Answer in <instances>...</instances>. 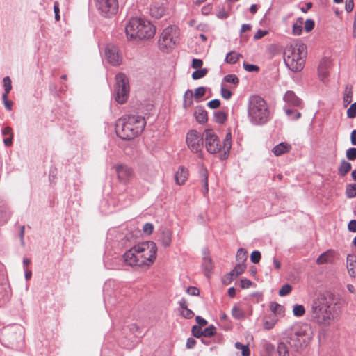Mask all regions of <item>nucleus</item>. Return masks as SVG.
I'll list each match as a JSON object with an SVG mask.
<instances>
[{"label":"nucleus","mask_w":356,"mask_h":356,"mask_svg":"<svg viewBox=\"0 0 356 356\" xmlns=\"http://www.w3.org/2000/svg\"><path fill=\"white\" fill-rule=\"evenodd\" d=\"M157 247L154 242L145 241L138 243L124 254L127 265L132 267L149 266L156 259Z\"/></svg>","instance_id":"obj_1"},{"label":"nucleus","mask_w":356,"mask_h":356,"mask_svg":"<svg viewBox=\"0 0 356 356\" xmlns=\"http://www.w3.org/2000/svg\"><path fill=\"white\" fill-rule=\"evenodd\" d=\"M146 124L145 120L140 115H126L116 122V133L123 140H131L139 136Z\"/></svg>","instance_id":"obj_2"},{"label":"nucleus","mask_w":356,"mask_h":356,"mask_svg":"<svg viewBox=\"0 0 356 356\" xmlns=\"http://www.w3.org/2000/svg\"><path fill=\"white\" fill-rule=\"evenodd\" d=\"M332 300L325 295H320L312 305L311 316L318 325L323 327L330 326L333 321L332 312Z\"/></svg>","instance_id":"obj_3"},{"label":"nucleus","mask_w":356,"mask_h":356,"mask_svg":"<svg viewBox=\"0 0 356 356\" xmlns=\"http://www.w3.org/2000/svg\"><path fill=\"white\" fill-rule=\"evenodd\" d=\"M125 33L129 40L149 39L155 35L156 29L145 19L133 17L127 24Z\"/></svg>","instance_id":"obj_4"},{"label":"nucleus","mask_w":356,"mask_h":356,"mask_svg":"<svg viewBox=\"0 0 356 356\" xmlns=\"http://www.w3.org/2000/svg\"><path fill=\"white\" fill-rule=\"evenodd\" d=\"M306 56V45L298 42L286 46L284 51V60L291 71L300 72L304 67Z\"/></svg>","instance_id":"obj_5"},{"label":"nucleus","mask_w":356,"mask_h":356,"mask_svg":"<svg viewBox=\"0 0 356 356\" xmlns=\"http://www.w3.org/2000/svg\"><path fill=\"white\" fill-rule=\"evenodd\" d=\"M314 330L307 323H299L293 325L289 335L291 346L297 350L307 347L314 338Z\"/></svg>","instance_id":"obj_6"},{"label":"nucleus","mask_w":356,"mask_h":356,"mask_svg":"<svg viewBox=\"0 0 356 356\" xmlns=\"http://www.w3.org/2000/svg\"><path fill=\"white\" fill-rule=\"evenodd\" d=\"M205 147L208 152L211 154H216L220 150H222V153L220 155L221 160L226 159L230 152L232 147V136L231 133H227L223 140V146L220 143L218 136L212 130H206L204 134Z\"/></svg>","instance_id":"obj_7"},{"label":"nucleus","mask_w":356,"mask_h":356,"mask_svg":"<svg viewBox=\"0 0 356 356\" xmlns=\"http://www.w3.org/2000/svg\"><path fill=\"white\" fill-rule=\"evenodd\" d=\"M248 115L254 124H261L268 121L269 111L265 100L259 96L252 95L248 104Z\"/></svg>","instance_id":"obj_8"},{"label":"nucleus","mask_w":356,"mask_h":356,"mask_svg":"<svg viewBox=\"0 0 356 356\" xmlns=\"http://www.w3.org/2000/svg\"><path fill=\"white\" fill-rule=\"evenodd\" d=\"M115 100L119 104L127 102L129 93V85L128 78L124 73H118L115 76Z\"/></svg>","instance_id":"obj_9"},{"label":"nucleus","mask_w":356,"mask_h":356,"mask_svg":"<svg viewBox=\"0 0 356 356\" xmlns=\"http://www.w3.org/2000/svg\"><path fill=\"white\" fill-rule=\"evenodd\" d=\"M178 35V29L176 26H170L164 29L159 40L160 49L163 51L172 49L175 46Z\"/></svg>","instance_id":"obj_10"},{"label":"nucleus","mask_w":356,"mask_h":356,"mask_svg":"<svg viewBox=\"0 0 356 356\" xmlns=\"http://www.w3.org/2000/svg\"><path fill=\"white\" fill-rule=\"evenodd\" d=\"M95 3L97 9L105 17L113 16L118 10L117 0H95Z\"/></svg>","instance_id":"obj_11"},{"label":"nucleus","mask_w":356,"mask_h":356,"mask_svg":"<svg viewBox=\"0 0 356 356\" xmlns=\"http://www.w3.org/2000/svg\"><path fill=\"white\" fill-rule=\"evenodd\" d=\"M203 137L195 130L188 131L186 138L188 148L193 152L200 153L203 147Z\"/></svg>","instance_id":"obj_12"},{"label":"nucleus","mask_w":356,"mask_h":356,"mask_svg":"<svg viewBox=\"0 0 356 356\" xmlns=\"http://www.w3.org/2000/svg\"><path fill=\"white\" fill-rule=\"evenodd\" d=\"M105 56L108 62L113 66L120 65L122 62V57L119 53L118 47L113 44L106 46Z\"/></svg>","instance_id":"obj_13"},{"label":"nucleus","mask_w":356,"mask_h":356,"mask_svg":"<svg viewBox=\"0 0 356 356\" xmlns=\"http://www.w3.org/2000/svg\"><path fill=\"white\" fill-rule=\"evenodd\" d=\"M167 10L166 0H154L150 5L149 13L152 17L159 19L162 17Z\"/></svg>","instance_id":"obj_14"},{"label":"nucleus","mask_w":356,"mask_h":356,"mask_svg":"<svg viewBox=\"0 0 356 356\" xmlns=\"http://www.w3.org/2000/svg\"><path fill=\"white\" fill-rule=\"evenodd\" d=\"M115 172L117 173L118 179L123 184H127L134 176L132 168L127 165H116Z\"/></svg>","instance_id":"obj_15"},{"label":"nucleus","mask_w":356,"mask_h":356,"mask_svg":"<svg viewBox=\"0 0 356 356\" xmlns=\"http://www.w3.org/2000/svg\"><path fill=\"white\" fill-rule=\"evenodd\" d=\"M330 67V60L328 58H323L318 67V77L323 83L327 81L329 76V69Z\"/></svg>","instance_id":"obj_16"},{"label":"nucleus","mask_w":356,"mask_h":356,"mask_svg":"<svg viewBox=\"0 0 356 356\" xmlns=\"http://www.w3.org/2000/svg\"><path fill=\"white\" fill-rule=\"evenodd\" d=\"M337 257V254L334 251L329 250L321 254L317 259V264H332Z\"/></svg>","instance_id":"obj_17"},{"label":"nucleus","mask_w":356,"mask_h":356,"mask_svg":"<svg viewBox=\"0 0 356 356\" xmlns=\"http://www.w3.org/2000/svg\"><path fill=\"white\" fill-rule=\"evenodd\" d=\"M353 87L351 84L347 83L344 86L343 91V106L346 108L353 100Z\"/></svg>","instance_id":"obj_18"},{"label":"nucleus","mask_w":356,"mask_h":356,"mask_svg":"<svg viewBox=\"0 0 356 356\" xmlns=\"http://www.w3.org/2000/svg\"><path fill=\"white\" fill-rule=\"evenodd\" d=\"M284 99L287 104L293 106L302 107L301 99L298 98L293 91H287L284 96Z\"/></svg>","instance_id":"obj_19"},{"label":"nucleus","mask_w":356,"mask_h":356,"mask_svg":"<svg viewBox=\"0 0 356 356\" xmlns=\"http://www.w3.org/2000/svg\"><path fill=\"white\" fill-rule=\"evenodd\" d=\"M243 273V268H234L229 273L223 276L222 281L224 284H229L234 279Z\"/></svg>","instance_id":"obj_20"},{"label":"nucleus","mask_w":356,"mask_h":356,"mask_svg":"<svg viewBox=\"0 0 356 356\" xmlns=\"http://www.w3.org/2000/svg\"><path fill=\"white\" fill-rule=\"evenodd\" d=\"M179 306L181 307V315L185 318L191 319L194 316V313L192 310L188 308V304L186 300L184 298H182L179 302Z\"/></svg>","instance_id":"obj_21"},{"label":"nucleus","mask_w":356,"mask_h":356,"mask_svg":"<svg viewBox=\"0 0 356 356\" xmlns=\"http://www.w3.org/2000/svg\"><path fill=\"white\" fill-rule=\"evenodd\" d=\"M188 171L184 167L179 168L175 176L176 183L178 185L184 184L188 178Z\"/></svg>","instance_id":"obj_22"},{"label":"nucleus","mask_w":356,"mask_h":356,"mask_svg":"<svg viewBox=\"0 0 356 356\" xmlns=\"http://www.w3.org/2000/svg\"><path fill=\"white\" fill-rule=\"evenodd\" d=\"M195 118L200 124H204L207 122V113L202 107H197L194 113Z\"/></svg>","instance_id":"obj_23"},{"label":"nucleus","mask_w":356,"mask_h":356,"mask_svg":"<svg viewBox=\"0 0 356 356\" xmlns=\"http://www.w3.org/2000/svg\"><path fill=\"white\" fill-rule=\"evenodd\" d=\"M291 148V147L289 144L286 143H280V144L277 145L275 147H273L272 151L275 156H278L289 152Z\"/></svg>","instance_id":"obj_24"},{"label":"nucleus","mask_w":356,"mask_h":356,"mask_svg":"<svg viewBox=\"0 0 356 356\" xmlns=\"http://www.w3.org/2000/svg\"><path fill=\"white\" fill-rule=\"evenodd\" d=\"M248 258V252L243 248L238 249L236 255V264L235 267H242Z\"/></svg>","instance_id":"obj_25"},{"label":"nucleus","mask_w":356,"mask_h":356,"mask_svg":"<svg viewBox=\"0 0 356 356\" xmlns=\"http://www.w3.org/2000/svg\"><path fill=\"white\" fill-rule=\"evenodd\" d=\"M160 241L164 247L169 246L172 241V232L169 229L162 231L160 237Z\"/></svg>","instance_id":"obj_26"},{"label":"nucleus","mask_w":356,"mask_h":356,"mask_svg":"<svg viewBox=\"0 0 356 356\" xmlns=\"http://www.w3.org/2000/svg\"><path fill=\"white\" fill-rule=\"evenodd\" d=\"M193 93L191 90H187L184 95V102H183V106L185 108L191 107L193 104Z\"/></svg>","instance_id":"obj_27"},{"label":"nucleus","mask_w":356,"mask_h":356,"mask_svg":"<svg viewBox=\"0 0 356 356\" xmlns=\"http://www.w3.org/2000/svg\"><path fill=\"white\" fill-rule=\"evenodd\" d=\"M241 56L240 54L236 51H230L225 57V62L229 64H234Z\"/></svg>","instance_id":"obj_28"},{"label":"nucleus","mask_w":356,"mask_h":356,"mask_svg":"<svg viewBox=\"0 0 356 356\" xmlns=\"http://www.w3.org/2000/svg\"><path fill=\"white\" fill-rule=\"evenodd\" d=\"M277 319L275 316L266 317L264 319L263 327L265 330L272 329L276 324Z\"/></svg>","instance_id":"obj_29"},{"label":"nucleus","mask_w":356,"mask_h":356,"mask_svg":"<svg viewBox=\"0 0 356 356\" xmlns=\"http://www.w3.org/2000/svg\"><path fill=\"white\" fill-rule=\"evenodd\" d=\"M351 169V164L345 160H342L339 168V174L341 176L346 175Z\"/></svg>","instance_id":"obj_30"},{"label":"nucleus","mask_w":356,"mask_h":356,"mask_svg":"<svg viewBox=\"0 0 356 356\" xmlns=\"http://www.w3.org/2000/svg\"><path fill=\"white\" fill-rule=\"evenodd\" d=\"M4 93L2 95V99H5L12 89L11 79L9 76H6L3 79Z\"/></svg>","instance_id":"obj_31"},{"label":"nucleus","mask_w":356,"mask_h":356,"mask_svg":"<svg viewBox=\"0 0 356 356\" xmlns=\"http://www.w3.org/2000/svg\"><path fill=\"white\" fill-rule=\"evenodd\" d=\"M232 315L236 319H241L245 316L243 310L238 305H235L233 307L232 309Z\"/></svg>","instance_id":"obj_32"},{"label":"nucleus","mask_w":356,"mask_h":356,"mask_svg":"<svg viewBox=\"0 0 356 356\" xmlns=\"http://www.w3.org/2000/svg\"><path fill=\"white\" fill-rule=\"evenodd\" d=\"M286 114L287 116L293 120L299 119L301 117V113L296 109L286 108Z\"/></svg>","instance_id":"obj_33"},{"label":"nucleus","mask_w":356,"mask_h":356,"mask_svg":"<svg viewBox=\"0 0 356 356\" xmlns=\"http://www.w3.org/2000/svg\"><path fill=\"white\" fill-rule=\"evenodd\" d=\"M277 352L279 356H290L288 347L283 342L279 343L277 346Z\"/></svg>","instance_id":"obj_34"},{"label":"nucleus","mask_w":356,"mask_h":356,"mask_svg":"<svg viewBox=\"0 0 356 356\" xmlns=\"http://www.w3.org/2000/svg\"><path fill=\"white\" fill-rule=\"evenodd\" d=\"M227 115L223 111H217L214 113L215 121L219 124H223L227 120Z\"/></svg>","instance_id":"obj_35"},{"label":"nucleus","mask_w":356,"mask_h":356,"mask_svg":"<svg viewBox=\"0 0 356 356\" xmlns=\"http://www.w3.org/2000/svg\"><path fill=\"white\" fill-rule=\"evenodd\" d=\"M305 313V309L303 305L296 304L293 307V314L294 316L300 317L302 316Z\"/></svg>","instance_id":"obj_36"},{"label":"nucleus","mask_w":356,"mask_h":356,"mask_svg":"<svg viewBox=\"0 0 356 356\" xmlns=\"http://www.w3.org/2000/svg\"><path fill=\"white\" fill-rule=\"evenodd\" d=\"M235 347L238 350H241V353L243 356H250V350L248 345H243L239 342H236L235 343Z\"/></svg>","instance_id":"obj_37"},{"label":"nucleus","mask_w":356,"mask_h":356,"mask_svg":"<svg viewBox=\"0 0 356 356\" xmlns=\"http://www.w3.org/2000/svg\"><path fill=\"white\" fill-rule=\"evenodd\" d=\"M346 194L349 198L356 197V184L348 185L346 186Z\"/></svg>","instance_id":"obj_38"},{"label":"nucleus","mask_w":356,"mask_h":356,"mask_svg":"<svg viewBox=\"0 0 356 356\" xmlns=\"http://www.w3.org/2000/svg\"><path fill=\"white\" fill-rule=\"evenodd\" d=\"M207 74V70L206 68L200 69L199 70H195L192 74V78L194 80H197L202 79L206 76Z\"/></svg>","instance_id":"obj_39"},{"label":"nucleus","mask_w":356,"mask_h":356,"mask_svg":"<svg viewBox=\"0 0 356 356\" xmlns=\"http://www.w3.org/2000/svg\"><path fill=\"white\" fill-rule=\"evenodd\" d=\"M292 291V286L288 284L283 285L280 289L278 294L280 296L289 295Z\"/></svg>","instance_id":"obj_40"},{"label":"nucleus","mask_w":356,"mask_h":356,"mask_svg":"<svg viewBox=\"0 0 356 356\" xmlns=\"http://www.w3.org/2000/svg\"><path fill=\"white\" fill-rule=\"evenodd\" d=\"M224 81L227 83L237 85L239 82L238 78L235 74H227L224 77Z\"/></svg>","instance_id":"obj_41"},{"label":"nucleus","mask_w":356,"mask_h":356,"mask_svg":"<svg viewBox=\"0 0 356 356\" xmlns=\"http://www.w3.org/2000/svg\"><path fill=\"white\" fill-rule=\"evenodd\" d=\"M346 114L347 117L350 119L355 118L356 117V102L352 104L350 106L347 110Z\"/></svg>","instance_id":"obj_42"},{"label":"nucleus","mask_w":356,"mask_h":356,"mask_svg":"<svg viewBox=\"0 0 356 356\" xmlns=\"http://www.w3.org/2000/svg\"><path fill=\"white\" fill-rule=\"evenodd\" d=\"M216 333V327L213 325H211L207 328H205L202 331V336L206 337H211L214 335Z\"/></svg>","instance_id":"obj_43"},{"label":"nucleus","mask_w":356,"mask_h":356,"mask_svg":"<svg viewBox=\"0 0 356 356\" xmlns=\"http://www.w3.org/2000/svg\"><path fill=\"white\" fill-rule=\"evenodd\" d=\"M206 90L204 87H198L195 90V92L193 93V97L198 99L202 97L205 94Z\"/></svg>","instance_id":"obj_44"},{"label":"nucleus","mask_w":356,"mask_h":356,"mask_svg":"<svg viewBox=\"0 0 356 356\" xmlns=\"http://www.w3.org/2000/svg\"><path fill=\"white\" fill-rule=\"evenodd\" d=\"M221 96L225 99H229L232 95V92L229 89L225 88V86H222L220 89Z\"/></svg>","instance_id":"obj_45"},{"label":"nucleus","mask_w":356,"mask_h":356,"mask_svg":"<svg viewBox=\"0 0 356 356\" xmlns=\"http://www.w3.org/2000/svg\"><path fill=\"white\" fill-rule=\"evenodd\" d=\"M261 259V253L257 250H254L252 252L250 255V260L254 264H257L260 261Z\"/></svg>","instance_id":"obj_46"},{"label":"nucleus","mask_w":356,"mask_h":356,"mask_svg":"<svg viewBox=\"0 0 356 356\" xmlns=\"http://www.w3.org/2000/svg\"><path fill=\"white\" fill-rule=\"evenodd\" d=\"M346 157L348 159L353 161L356 159V148L351 147L346 151Z\"/></svg>","instance_id":"obj_47"},{"label":"nucleus","mask_w":356,"mask_h":356,"mask_svg":"<svg viewBox=\"0 0 356 356\" xmlns=\"http://www.w3.org/2000/svg\"><path fill=\"white\" fill-rule=\"evenodd\" d=\"M243 67L248 72H258L259 70L257 65L248 64L246 63H243Z\"/></svg>","instance_id":"obj_48"},{"label":"nucleus","mask_w":356,"mask_h":356,"mask_svg":"<svg viewBox=\"0 0 356 356\" xmlns=\"http://www.w3.org/2000/svg\"><path fill=\"white\" fill-rule=\"evenodd\" d=\"M347 264L350 267H356V255L348 254L347 257Z\"/></svg>","instance_id":"obj_49"},{"label":"nucleus","mask_w":356,"mask_h":356,"mask_svg":"<svg viewBox=\"0 0 356 356\" xmlns=\"http://www.w3.org/2000/svg\"><path fill=\"white\" fill-rule=\"evenodd\" d=\"M192 333L194 337L199 338L202 336V331L200 326L194 325L192 327Z\"/></svg>","instance_id":"obj_50"},{"label":"nucleus","mask_w":356,"mask_h":356,"mask_svg":"<svg viewBox=\"0 0 356 356\" xmlns=\"http://www.w3.org/2000/svg\"><path fill=\"white\" fill-rule=\"evenodd\" d=\"M153 229H154V226L152 223H149V222L145 223L143 228V232L148 235H149L152 233Z\"/></svg>","instance_id":"obj_51"},{"label":"nucleus","mask_w":356,"mask_h":356,"mask_svg":"<svg viewBox=\"0 0 356 356\" xmlns=\"http://www.w3.org/2000/svg\"><path fill=\"white\" fill-rule=\"evenodd\" d=\"M271 309L275 314H282L284 312V307L277 303L271 305Z\"/></svg>","instance_id":"obj_52"},{"label":"nucleus","mask_w":356,"mask_h":356,"mask_svg":"<svg viewBox=\"0 0 356 356\" xmlns=\"http://www.w3.org/2000/svg\"><path fill=\"white\" fill-rule=\"evenodd\" d=\"M314 27V22L312 19H307L305 23V29L307 32L311 31Z\"/></svg>","instance_id":"obj_53"},{"label":"nucleus","mask_w":356,"mask_h":356,"mask_svg":"<svg viewBox=\"0 0 356 356\" xmlns=\"http://www.w3.org/2000/svg\"><path fill=\"white\" fill-rule=\"evenodd\" d=\"M203 65V62L201 59L193 58L192 60V67L194 69L201 68Z\"/></svg>","instance_id":"obj_54"},{"label":"nucleus","mask_w":356,"mask_h":356,"mask_svg":"<svg viewBox=\"0 0 356 356\" xmlns=\"http://www.w3.org/2000/svg\"><path fill=\"white\" fill-rule=\"evenodd\" d=\"M207 105L210 108L215 109L220 106V102L219 99H213V100L209 102Z\"/></svg>","instance_id":"obj_55"},{"label":"nucleus","mask_w":356,"mask_h":356,"mask_svg":"<svg viewBox=\"0 0 356 356\" xmlns=\"http://www.w3.org/2000/svg\"><path fill=\"white\" fill-rule=\"evenodd\" d=\"M202 177L204 182V193H207L208 192V175L207 171L206 170L203 171Z\"/></svg>","instance_id":"obj_56"},{"label":"nucleus","mask_w":356,"mask_h":356,"mask_svg":"<svg viewBox=\"0 0 356 356\" xmlns=\"http://www.w3.org/2000/svg\"><path fill=\"white\" fill-rule=\"evenodd\" d=\"M268 33V31L266 30H258L254 35V40H259L266 35Z\"/></svg>","instance_id":"obj_57"},{"label":"nucleus","mask_w":356,"mask_h":356,"mask_svg":"<svg viewBox=\"0 0 356 356\" xmlns=\"http://www.w3.org/2000/svg\"><path fill=\"white\" fill-rule=\"evenodd\" d=\"M354 8V1L353 0H346L345 2V9L347 12L350 13L353 10Z\"/></svg>","instance_id":"obj_58"},{"label":"nucleus","mask_w":356,"mask_h":356,"mask_svg":"<svg viewBox=\"0 0 356 356\" xmlns=\"http://www.w3.org/2000/svg\"><path fill=\"white\" fill-rule=\"evenodd\" d=\"M187 293L191 296H199L200 291L197 287L190 286L186 290Z\"/></svg>","instance_id":"obj_59"},{"label":"nucleus","mask_w":356,"mask_h":356,"mask_svg":"<svg viewBox=\"0 0 356 356\" xmlns=\"http://www.w3.org/2000/svg\"><path fill=\"white\" fill-rule=\"evenodd\" d=\"M59 10V4L58 2H55L54 5V11L55 13V19L56 21L60 20Z\"/></svg>","instance_id":"obj_60"},{"label":"nucleus","mask_w":356,"mask_h":356,"mask_svg":"<svg viewBox=\"0 0 356 356\" xmlns=\"http://www.w3.org/2000/svg\"><path fill=\"white\" fill-rule=\"evenodd\" d=\"M252 285V282L247 279L241 280V286L242 289H248Z\"/></svg>","instance_id":"obj_61"},{"label":"nucleus","mask_w":356,"mask_h":356,"mask_svg":"<svg viewBox=\"0 0 356 356\" xmlns=\"http://www.w3.org/2000/svg\"><path fill=\"white\" fill-rule=\"evenodd\" d=\"M10 215L6 211H1L0 212V222H5L9 218Z\"/></svg>","instance_id":"obj_62"},{"label":"nucleus","mask_w":356,"mask_h":356,"mask_svg":"<svg viewBox=\"0 0 356 356\" xmlns=\"http://www.w3.org/2000/svg\"><path fill=\"white\" fill-rule=\"evenodd\" d=\"M195 320L198 324L197 326H200V327L205 326L207 324V321L199 316H196Z\"/></svg>","instance_id":"obj_63"},{"label":"nucleus","mask_w":356,"mask_h":356,"mask_svg":"<svg viewBox=\"0 0 356 356\" xmlns=\"http://www.w3.org/2000/svg\"><path fill=\"white\" fill-rule=\"evenodd\" d=\"M348 228L350 231L353 232H356V220H350L348 225Z\"/></svg>","instance_id":"obj_64"}]
</instances>
